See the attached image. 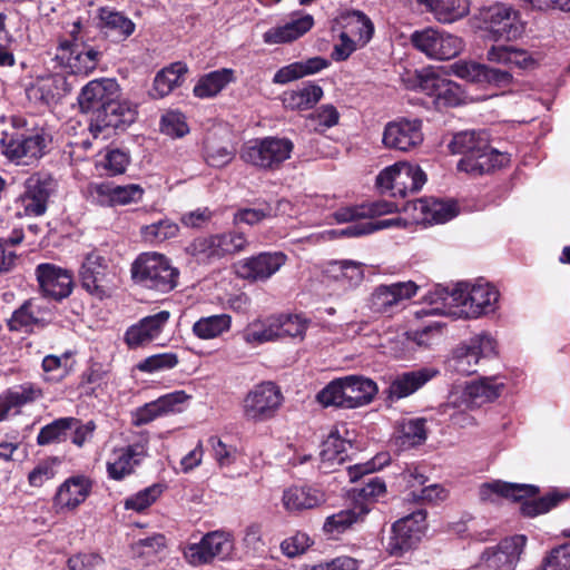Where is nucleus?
Listing matches in <instances>:
<instances>
[{"mask_svg":"<svg viewBox=\"0 0 570 570\" xmlns=\"http://www.w3.org/2000/svg\"><path fill=\"white\" fill-rule=\"evenodd\" d=\"M186 252L202 264H213L225 258L216 234L195 238Z\"/></svg>","mask_w":570,"mask_h":570,"instance_id":"obj_45","label":"nucleus"},{"mask_svg":"<svg viewBox=\"0 0 570 570\" xmlns=\"http://www.w3.org/2000/svg\"><path fill=\"white\" fill-rule=\"evenodd\" d=\"M136 106L116 98L91 118L90 129L95 136L106 129L125 130L136 120Z\"/></svg>","mask_w":570,"mask_h":570,"instance_id":"obj_21","label":"nucleus"},{"mask_svg":"<svg viewBox=\"0 0 570 570\" xmlns=\"http://www.w3.org/2000/svg\"><path fill=\"white\" fill-rule=\"evenodd\" d=\"M188 68L186 63L177 61L159 70L154 79L151 96L164 98L184 81Z\"/></svg>","mask_w":570,"mask_h":570,"instance_id":"obj_37","label":"nucleus"},{"mask_svg":"<svg viewBox=\"0 0 570 570\" xmlns=\"http://www.w3.org/2000/svg\"><path fill=\"white\" fill-rule=\"evenodd\" d=\"M313 24V17L311 14H304L299 18L292 19L282 26L268 29L263 35V41L266 45H281L291 42L309 31Z\"/></svg>","mask_w":570,"mask_h":570,"instance_id":"obj_33","label":"nucleus"},{"mask_svg":"<svg viewBox=\"0 0 570 570\" xmlns=\"http://www.w3.org/2000/svg\"><path fill=\"white\" fill-rule=\"evenodd\" d=\"M120 96L119 85L115 79L101 78L89 81L78 96V104L82 112L96 117L99 110L107 107Z\"/></svg>","mask_w":570,"mask_h":570,"instance_id":"obj_20","label":"nucleus"},{"mask_svg":"<svg viewBox=\"0 0 570 570\" xmlns=\"http://www.w3.org/2000/svg\"><path fill=\"white\" fill-rule=\"evenodd\" d=\"M326 274L346 288H355L364 279L363 265L353 261H335L328 264Z\"/></svg>","mask_w":570,"mask_h":570,"instance_id":"obj_43","label":"nucleus"},{"mask_svg":"<svg viewBox=\"0 0 570 570\" xmlns=\"http://www.w3.org/2000/svg\"><path fill=\"white\" fill-rule=\"evenodd\" d=\"M35 275L43 296L57 302L68 297L73 288V277L69 269L52 263L36 266Z\"/></svg>","mask_w":570,"mask_h":570,"instance_id":"obj_18","label":"nucleus"},{"mask_svg":"<svg viewBox=\"0 0 570 570\" xmlns=\"http://www.w3.org/2000/svg\"><path fill=\"white\" fill-rule=\"evenodd\" d=\"M340 115L332 105L321 106L316 111L309 115V127L315 131H324L338 121Z\"/></svg>","mask_w":570,"mask_h":570,"instance_id":"obj_60","label":"nucleus"},{"mask_svg":"<svg viewBox=\"0 0 570 570\" xmlns=\"http://www.w3.org/2000/svg\"><path fill=\"white\" fill-rule=\"evenodd\" d=\"M485 67L487 65L483 63L459 60L448 67L446 73L472 83L484 85Z\"/></svg>","mask_w":570,"mask_h":570,"instance_id":"obj_54","label":"nucleus"},{"mask_svg":"<svg viewBox=\"0 0 570 570\" xmlns=\"http://www.w3.org/2000/svg\"><path fill=\"white\" fill-rule=\"evenodd\" d=\"M346 399L350 409H356L372 402L377 393L376 383L362 375L344 376Z\"/></svg>","mask_w":570,"mask_h":570,"instance_id":"obj_35","label":"nucleus"},{"mask_svg":"<svg viewBox=\"0 0 570 570\" xmlns=\"http://www.w3.org/2000/svg\"><path fill=\"white\" fill-rule=\"evenodd\" d=\"M179 227L170 219H160L157 223L146 225L141 228V234L149 242L161 243L177 236Z\"/></svg>","mask_w":570,"mask_h":570,"instance_id":"obj_56","label":"nucleus"},{"mask_svg":"<svg viewBox=\"0 0 570 570\" xmlns=\"http://www.w3.org/2000/svg\"><path fill=\"white\" fill-rule=\"evenodd\" d=\"M51 313L42 309L32 301L24 302L8 321L10 331H32L35 327H43L50 322Z\"/></svg>","mask_w":570,"mask_h":570,"instance_id":"obj_32","label":"nucleus"},{"mask_svg":"<svg viewBox=\"0 0 570 570\" xmlns=\"http://www.w3.org/2000/svg\"><path fill=\"white\" fill-rule=\"evenodd\" d=\"M323 97V89L317 85H304L297 89L283 94V102L286 108L305 110L314 107Z\"/></svg>","mask_w":570,"mask_h":570,"instance_id":"obj_46","label":"nucleus"},{"mask_svg":"<svg viewBox=\"0 0 570 570\" xmlns=\"http://www.w3.org/2000/svg\"><path fill=\"white\" fill-rule=\"evenodd\" d=\"M444 79L439 69L426 67L414 70L413 72H407L406 76L403 77V82L407 89L419 90L435 99L441 88V82H443Z\"/></svg>","mask_w":570,"mask_h":570,"instance_id":"obj_36","label":"nucleus"},{"mask_svg":"<svg viewBox=\"0 0 570 570\" xmlns=\"http://www.w3.org/2000/svg\"><path fill=\"white\" fill-rule=\"evenodd\" d=\"M242 338L252 346L278 341L275 315L257 318L248 323L242 332Z\"/></svg>","mask_w":570,"mask_h":570,"instance_id":"obj_40","label":"nucleus"},{"mask_svg":"<svg viewBox=\"0 0 570 570\" xmlns=\"http://www.w3.org/2000/svg\"><path fill=\"white\" fill-rule=\"evenodd\" d=\"M442 23H450L469 13L468 0H416Z\"/></svg>","mask_w":570,"mask_h":570,"instance_id":"obj_38","label":"nucleus"},{"mask_svg":"<svg viewBox=\"0 0 570 570\" xmlns=\"http://www.w3.org/2000/svg\"><path fill=\"white\" fill-rule=\"evenodd\" d=\"M487 38L492 41L515 40L524 32V22L518 10L505 3H494L480 11Z\"/></svg>","mask_w":570,"mask_h":570,"instance_id":"obj_6","label":"nucleus"},{"mask_svg":"<svg viewBox=\"0 0 570 570\" xmlns=\"http://www.w3.org/2000/svg\"><path fill=\"white\" fill-rule=\"evenodd\" d=\"M370 508L360 505L353 509L341 510L326 518L323 530L328 534L342 533L348 529L353 523L357 522L365 514H367Z\"/></svg>","mask_w":570,"mask_h":570,"instance_id":"obj_48","label":"nucleus"},{"mask_svg":"<svg viewBox=\"0 0 570 570\" xmlns=\"http://www.w3.org/2000/svg\"><path fill=\"white\" fill-rule=\"evenodd\" d=\"M542 570H570V543L551 550L543 560Z\"/></svg>","mask_w":570,"mask_h":570,"instance_id":"obj_64","label":"nucleus"},{"mask_svg":"<svg viewBox=\"0 0 570 570\" xmlns=\"http://www.w3.org/2000/svg\"><path fill=\"white\" fill-rule=\"evenodd\" d=\"M495 353V341L488 334H478L458 346L448 361V368L462 375L476 372L481 357Z\"/></svg>","mask_w":570,"mask_h":570,"instance_id":"obj_15","label":"nucleus"},{"mask_svg":"<svg viewBox=\"0 0 570 570\" xmlns=\"http://www.w3.org/2000/svg\"><path fill=\"white\" fill-rule=\"evenodd\" d=\"M528 538L513 534L501 539L497 544L487 547L479 559L481 570H515L524 553Z\"/></svg>","mask_w":570,"mask_h":570,"instance_id":"obj_11","label":"nucleus"},{"mask_svg":"<svg viewBox=\"0 0 570 570\" xmlns=\"http://www.w3.org/2000/svg\"><path fill=\"white\" fill-rule=\"evenodd\" d=\"M504 387L498 376H483L466 383L460 393H451L449 403L459 409H479L499 399Z\"/></svg>","mask_w":570,"mask_h":570,"instance_id":"obj_14","label":"nucleus"},{"mask_svg":"<svg viewBox=\"0 0 570 570\" xmlns=\"http://www.w3.org/2000/svg\"><path fill=\"white\" fill-rule=\"evenodd\" d=\"M80 29V21L73 22L72 30L70 31L73 41L62 47L63 56L61 58L71 73L88 75L97 68L101 60L102 51L91 45L79 43Z\"/></svg>","mask_w":570,"mask_h":570,"instance_id":"obj_16","label":"nucleus"},{"mask_svg":"<svg viewBox=\"0 0 570 570\" xmlns=\"http://www.w3.org/2000/svg\"><path fill=\"white\" fill-rule=\"evenodd\" d=\"M216 235L219 239L220 249L225 258L245 250L249 244L246 235L238 230Z\"/></svg>","mask_w":570,"mask_h":570,"instance_id":"obj_59","label":"nucleus"},{"mask_svg":"<svg viewBox=\"0 0 570 570\" xmlns=\"http://www.w3.org/2000/svg\"><path fill=\"white\" fill-rule=\"evenodd\" d=\"M350 37L364 47L373 37L374 24L371 19L361 11H353L346 17L345 30Z\"/></svg>","mask_w":570,"mask_h":570,"instance_id":"obj_52","label":"nucleus"},{"mask_svg":"<svg viewBox=\"0 0 570 570\" xmlns=\"http://www.w3.org/2000/svg\"><path fill=\"white\" fill-rule=\"evenodd\" d=\"M42 390L33 383L26 382L14 387L8 389L0 394V422L8 419L9 414L41 399Z\"/></svg>","mask_w":570,"mask_h":570,"instance_id":"obj_28","label":"nucleus"},{"mask_svg":"<svg viewBox=\"0 0 570 570\" xmlns=\"http://www.w3.org/2000/svg\"><path fill=\"white\" fill-rule=\"evenodd\" d=\"M277 338H298L303 341L309 325V321L297 314H276Z\"/></svg>","mask_w":570,"mask_h":570,"instance_id":"obj_50","label":"nucleus"},{"mask_svg":"<svg viewBox=\"0 0 570 570\" xmlns=\"http://www.w3.org/2000/svg\"><path fill=\"white\" fill-rule=\"evenodd\" d=\"M77 424L76 417H59L42 426L37 435L38 445L60 443L66 440L67 434Z\"/></svg>","mask_w":570,"mask_h":570,"instance_id":"obj_51","label":"nucleus"},{"mask_svg":"<svg viewBox=\"0 0 570 570\" xmlns=\"http://www.w3.org/2000/svg\"><path fill=\"white\" fill-rule=\"evenodd\" d=\"M170 318L168 311H160L156 314L141 318L137 324L131 325L125 333V342L130 348H136L159 337Z\"/></svg>","mask_w":570,"mask_h":570,"instance_id":"obj_25","label":"nucleus"},{"mask_svg":"<svg viewBox=\"0 0 570 570\" xmlns=\"http://www.w3.org/2000/svg\"><path fill=\"white\" fill-rule=\"evenodd\" d=\"M509 161L508 154L493 149L487 140L485 148L475 155L462 157L458 163V169L471 176H482L507 166Z\"/></svg>","mask_w":570,"mask_h":570,"instance_id":"obj_24","label":"nucleus"},{"mask_svg":"<svg viewBox=\"0 0 570 570\" xmlns=\"http://www.w3.org/2000/svg\"><path fill=\"white\" fill-rule=\"evenodd\" d=\"M294 144L288 138L265 137L248 141L240 151V158L259 169L275 170L289 159Z\"/></svg>","mask_w":570,"mask_h":570,"instance_id":"obj_5","label":"nucleus"},{"mask_svg":"<svg viewBox=\"0 0 570 570\" xmlns=\"http://www.w3.org/2000/svg\"><path fill=\"white\" fill-rule=\"evenodd\" d=\"M395 208L393 203L377 200L362 206L342 207L333 216L337 223H348L357 218L386 215L393 213Z\"/></svg>","mask_w":570,"mask_h":570,"instance_id":"obj_41","label":"nucleus"},{"mask_svg":"<svg viewBox=\"0 0 570 570\" xmlns=\"http://www.w3.org/2000/svg\"><path fill=\"white\" fill-rule=\"evenodd\" d=\"M92 483L83 475L68 478L61 483L53 497V509L61 514L76 510L91 492Z\"/></svg>","mask_w":570,"mask_h":570,"instance_id":"obj_23","label":"nucleus"},{"mask_svg":"<svg viewBox=\"0 0 570 570\" xmlns=\"http://www.w3.org/2000/svg\"><path fill=\"white\" fill-rule=\"evenodd\" d=\"M161 131L171 137H183L188 131L185 116L179 111H168L161 117Z\"/></svg>","mask_w":570,"mask_h":570,"instance_id":"obj_62","label":"nucleus"},{"mask_svg":"<svg viewBox=\"0 0 570 570\" xmlns=\"http://www.w3.org/2000/svg\"><path fill=\"white\" fill-rule=\"evenodd\" d=\"M426 181L425 173L409 163H397L383 169L376 177L377 186L392 196L406 197L421 190Z\"/></svg>","mask_w":570,"mask_h":570,"instance_id":"obj_9","label":"nucleus"},{"mask_svg":"<svg viewBox=\"0 0 570 570\" xmlns=\"http://www.w3.org/2000/svg\"><path fill=\"white\" fill-rule=\"evenodd\" d=\"M188 400L189 395H187L184 391H175L165 394L157 400L145 404L138 410L137 423L146 424L158 416L181 412L184 411Z\"/></svg>","mask_w":570,"mask_h":570,"instance_id":"obj_29","label":"nucleus"},{"mask_svg":"<svg viewBox=\"0 0 570 570\" xmlns=\"http://www.w3.org/2000/svg\"><path fill=\"white\" fill-rule=\"evenodd\" d=\"M116 273L100 254L89 253L80 268L82 288L98 299L109 297L116 287Z\"/></svg>","mask_w":570,"mask_h":570,"instance_id":"obj_13","label":"nucleus"},{"mask_svg":"<svg viewBox=\"0 0 570 570\" xmlns=\"http://www.w3.org/2000/svg\"><path fill=\"white\" fill-rule=\"evenodd\" d=\"M233 551V535L223 530H215L204 534L199 542L185 546L183 554L190 566L199 567L210 564L216 559L226 560Z\"/></svg>","mask_w":570,"mask_h":570,"instance_id":"obj_8","label":"nucleus"},{"mask_svg":"<svg viewBox=\"0 0 570 570\" xmlns=\"http://www.w3.org/2000/svg\"><path fill=\"white\" fill-rule=\"evenodd\" d=\"M352 448L348 441L343 440L337 433L332 432L322 443L320 452L324 468L332 469L343 464L347 459V451Z\"/></svg>","mask_w":570,"mask_h":570,"instance_id":"obj_47","label":"nucleus"},{"mask_svg":"<svg viewBox=\"0 0 570 570\" xmlns=\"http://www.w3.org/2000/svg\"><path fill=\"white\" fill-rule=\"evenodd\" d=\"M411 43L434 60H450L463 50L461 38L431 27L414 31L411 35Z\"/></svg>","mask_w":570,"mask_h":570,"instance_id":"obj_10","label":"nucleus"},{"mask_svg":"<svg viewBox=\"0 0 570 570\" xmlns=\"http://www.w3.org/2000/svg\"><path fill=\"white\" fill-rule=\"evenodd\" d=\"M487 135L476 131H461L453 136L448 147L452 154H461L463 157L475 155L485 148Z\"/></svg>","mask_w":570,"mask_h":570,"instance_id":"obj_49","label":"nucleus"},{"mask_svg":"<svg viewBox=\"0 0 570 570\" xmlns=\"http://www.w3.org/2000/svg\"><path fill=\"white\" fill-rule=\"evenodd\" d=\"M382 142L386 148L410 151L423 142L422 121L402 118L385 125Z\"/></svg>","mask_w":570,"mask_h":570,"instance_id":"obj_19","label":"nucleus"},{"mask_svg":"<svg viewBox=\"0 0 570 570\" xmlns=\"http://www.w3.org/2000/svg\"><path fill=\"white\" fill-rule=\"evenodd\" d=\"M282 502L286 511L294 513L320 507L325 495L317 488L294 485L284 491Z\"/></svg>","mask_w":570,"mask_h":570,"instance_id":"obj_31","label":"nucleus"},{"mask_svg":"<svg viewBox=\"0 0 570 570\" xmlns=\"http://www.w3.org/2000/svg\"><path fill=\"white\" fill-rule=\"evenodd\" d=\"M435 374L436 371L430 368H420L416 371L402 373L397 375L390 384L389 397L392 400L406 397L421 389Z\"/></svg>","mask_w":570,"mask_h":570,"instance_id":"obj_34","label":"nucleus"},{"mask_svg":"<svg viewBox=\"0 0 570 570\" xmlns=\"http://www.w3.org/2000/svg\"><path fill=\"white\" fill-rule=\"evenodd\" d=\"M178 364V357L174 353H161L146 357L137 364L140 372L154 373L163 370H170Z\"/></svg>","mask_w":570,"mask_h":570,"instance_id":"obj_61","label":"nucleus"},{"mask_svg":"<svg viewBox=\"0 0 570 570\" xmlns=\"http://www.w3.org/2000/svg\"><path fill=\"white\" fill-rule=\"evenodd\" d=\"M316 400L323 406H335L342 409H350L346 399V389L344 376L335 379L326 384L316 395Z\"/></svg>","mask_w":570,"mask_h":570,"instance_id":"obj_53","label":"nucleus"},{"mask_svg":"<svg viewBox=\"0 0 570 570\" xmlns=\"http://www.w3.org/2000/svg\"><path fill=\"white\" fill-rule=\"evenodd\" d=\"M421 210L435 224L446 223L458 215V206L453 202L433 200L430 204L421 202Z\"/></svg>","mask_w":570,"mask_h":570,"instance_id":"obj_55","label":"nucleus"},{"mask_svg":"<svg viewBox=\"0 0 570 570\" xmlns=\"http://www.w3.org/2000/svg\"><path fill=\"white\" fill-rule=\"evenodd\" d=\"M284 401L281 389L271 381L254 385L243 400V415L253 423H262L276 416Z\"/></svg>","mask_w":570,"mask_h":570,"instance_id":"obj_7","label":"nucleus"},{"mask_svg":"<svg viewBox=\"0 0 570 570\" xmlns=\"http://www.w3.org/2000/svg\"><path fill=\"white\" fill-rule=\"evenodd\" d=\"M232 327V316L215 314L203 316L191 327L193 334L199 340H214L227 333Z\"/></svg>","mask_w":570,"mask_h":570,"instance_id":"obj_44","label":"nucleus"},{"mask_svg":"<svg viewBox=\"0 0 570 570\" xmlns=\"http://www.w3.org/2000/svg\"><path fill=\"white\" fill-rule=\"evenodd\" d=\"M426 527V511L424 509H417L411 514L399 519L392 525L386 551L391 556H403L421 541Z\"/></svg>","mask_w":570,"mask_h":570,"instance_id":"obj_12","label":"nucleus"},{"mask_svg":"<svg viewBox=\"0 0 570 570\" xmlns=\"http://www.w3.org/2000/svg\"><path fill=\"white\" fill-rule=\"evenodd\" d=\"M163 485L153 484L125 500V509L137 512L150 507L161 494Z\"/></svg>","mask_w":570,"mask_h":570,"instance_id":"obj_57","label":"nucleus"},{"mask_svg":"<svg viewBox=\"0 0 570 570\" xmlns=\"http://www.w3.org/2000/svg\"><path fill=\"white\" fill-rule=\"evenodd\" d=\"M499 291L489 283L460 282L452 288L438 286L431 293L432 304H442V307L422 309L424 314L451 315L454 317L478 318L493 313L498 308Z\"/></svg>","mask_w":570,"mask_h":570,"instance_id":"obj_1","label":"nucleus"},{"mask_svg":"<svg viewBox=\"0 0 570 570\" xmlns=\"http://www.w3.org/2000/svg\"><path fill=\"white\" fill-rule=\"evenodd\" d=\"M2 154L17 166H35L46 155L48 138L42 128L23 118L12 119V130L1 138Z\"/></svg>","mask_w":570,"mask_h":570,"instance_id":"obj_2","label":"nucleus"},{"mask_svg":"<svg viewBox=\"0 0 570 570\" xmlns=\"http://www.w3.org/2000/svg\"><path fill=\"white\" fill-rule=\"evenodd\" d=\"M235 81V71L223 68L203 76L194 87L198 98H212L219 94L228 83Z\"/></svg>","mask_w":570,"mask_h":570,"instance_id":"obj_42","label":"nucleus"},{"mask_svg":"<svg viewBox=\"0 0 570 570\" xmlns=\"http://www.w3.org/2000/svg\"><path fill=\"white\" fill-rule=\"evenodd\" d=\"M464 91L461 86L450 79H444L441 82V88L435 98L439 106L456 107L464 102Z\"/></svg>","mask_w":570,"mask_h":570,"instance_id":"obj_58","label":"nucleus"},{"mask_svg":"<svg viewBox=\"0 0 570 570\" xmlns=\"http://www.w3.org/2000/svg\"><path fill=\"white\" fill-rule=\"evenodd\" d=\"M104 558L96 552H78L67 560L68 570H99L104 566Z\"/></svg>","mask_w":570,"mask_h":570,"instance_id":"obj_63","label":"nucleus"},{"mask_svg":"<svg viewBox=\"0 0 570 570\" xmlns=\"http://www.w3.org/2000/svg\"><path fill=\"white\" fill-rule=\"evenodd\" d=\"M100 28L106 33L114 35L122 40L130 37L136 29V24L125 13L110 7H102L98 11Z\"/></svg>","mask_w":570,"mask_h":570,"instance_id":"obj_39","label":"nucleus"},{"mask_svg":"<svg viewBox=\"0 0 570 570\" xmlns=\"http://www.w3.org/2000/svg\"><path fill=\"white\" fill-rule=\"evenodd\" d=\"M146 456V448L136 443L115 449L107 461V472L110 479L120 481L135 472Z\"/></svg>","mask_w":570,"mask_h":570,"instance_id":"obj_26","label":"nucleus"},{"mask_svg":"<svg viewBox=\"0 0 570 570\" xmlns=\"http://www.w3.org/2000/svg\"><path fill=\"white\" fill-rule=\"evenodd\" d=\"M538 488L530 484L509 483L500 480L487 482L480 485L479 497L482 501L493 502L498 498L522 501L521 513L525 517H537L547 513L561 501L569 498V494L559 491H552L544 497L534 500H525L538 493Z\"/></svg>","mask_w":570,"mask_h":570,"instance_id":"obj_3","label":"nucleus"},{"mask_svg":"<svg viewBox=\"0 0 570 570\" xmlns=\"http://www.w3.org/2000/svg\"><path fill=\"white\" fill-rule=\"evenodd\" d=\"M24 193L19 200L27 216H40L47 210L49 198L48 183L38 175L30 176L24 184Z\"/></svg>","mask_w":570,"mask_h":570,"instance_id":"obj_30","label":"nucleus"},{"mask_svg":"<svg viewBox=\"0 0 570 570\" xmlns=\"http://www.w3.org/2000/svg\"><path fill=\"white\" fill-rule=\"evenodd\" d=\"M69 91L70 88L63 76L50 75L38 78L27 88L26 94L28 99L37 105L51 106Z\"/></svg>","mask_w":570,"mask_h":570,"instance_id":"obj_27","label":"nucleus"},{"mask_svg":"<svg viewBox=\"0 0 570 570\" xmlns=\"http://www.w3.org/2000/svg\"><path fill=\"white\" fill-rule=\"evenodd\" d=\"M417 288V285L411 281L380 285L371 294L368 307L375 314L391 315L402 301L414 296Z\"/></svg>","mask_w":570,"mask_h":570,"instance_id":"obj_22","label":"nucleus"},{"mask_svg":"<svg viewBox=\"0 0 570 570\" xmlns=\"http://www.w3.org/2000/svg\"><path fill=\"white\" fill-rule=\"evenodd\" d=\"M287 262L283 252H262L235 264L236 275L249 282H266Z\"/></svg>","mask_w":570,"mask_h":570,"instance_id":"obj_17","label":"nucleus"},{"mask_svg":"<svg viewBox=\"0 0 570 570\" xmlns=\"http://www.w3.org/2000/svg\"><path fill=\"white\" fill-rule=\"evenodd\" d=\"M130 272L135 284L160 294L175 289L180 274L169 258L155 252L138 255Z\"/></svg>","mask_w":570,"mask_h":570,"instance_id":"obj_4","label":"nucleus"}]
</instances>
